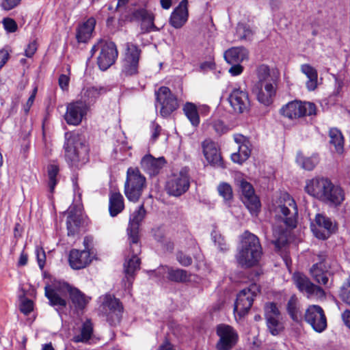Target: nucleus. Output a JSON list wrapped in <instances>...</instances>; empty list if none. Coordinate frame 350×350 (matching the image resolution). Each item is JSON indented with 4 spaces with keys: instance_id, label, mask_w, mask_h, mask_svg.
Instances as JSON below:
<instances>
[{
    "instance_id": "24",
    "label": "nucleus",
    "mask_w": 350,
    "mask_h": 350,
    "mask_svg": "<svg viewBox=\"0 0 350 350\" xmlns=\"http://www.w3.org/2000/svg\"><path fill=\"white\" fill-rule=\"evenodd\" d=\"M204 157L209 165L217 168H225L226 166L221 158L217 144L210 139H205L202 143Z\"/></svg>"
},
{
    "instance_id": "31",
    "label": "nucleus",
    "mask_w": 350,
    "mask_h": 350,
    "mask_svg": "<svg viewBox=\"0 0 350 350\" xmlns=\"http://www.w3.org/2000/svg\"><path fill=\"white\" fill-rule=\"evenodd\" d=\"M96 25V20L91 17L79 25L77 29L76 38L79 42H87L92 36Z\"/></svg>"
},
{
    "instance_id": "46",
    "label": "nucleus",
    "mask_w": 350,
    "mask_h": 350,
    "mask_svg": "<svg viewBox=\"0 0 350 350\" xmlns=\"http://www.w3.org/2000/svg\"><path fill=\"white\" fill-rule=\"evenodd\" d=\"M236 32L239 38L241 40L250 39L253 34V32L250 27L243 23H239L237 25Z\"/></svg>"
},
{
    "instance_id": "62",
    "label": "nucleus",
    "mask_w": 350,
    "mask_h": 350,
    "mask_svg": "<svg viewBox=\"0 0 350 350\" xmlns=\"http://www.w3.org/2000/svg\"><path fill=\"white\" fill-rule=\"evenodd\" d=\"M234 139L239 146L250 143L247 138L241 134L234 135Z\"/></svg>"
},
{
    "instance_id": "34",
    "label": "nucleus",
    "mask_w": 350,
    "mask_h": 350,
    "mask_svg": "<svg viewBox=\"0 0 350 350\" xmlns=\"http://www.w3.org/2000/svg\"><path fill=\"white\" fill-rule=\"evenodd\" d=\"M124 208V198L120 192H111L109 198V211L111 217H116Z\"/></svg>"
},
{
    "instance_id": "15",
    "label": "nucleus",
    "mask_w": 350,
    "mask_h": 350,
    "mask_svg": "<svg viewBox=\"0 0 350 350\" xmlns=\"http://www.w3.org/2000/svg\"><path fill=\"white\" fill-rule=\"evenodd\" d=\"M140 55L141 50L136 44L132 42L126 43L122 66V72L124 75H133L137 73Z\"/></svg>"
},
{
    "instance_id": "6",
    "label": "nucleus",
    "mask_w": 350,
    "mask_h": 350,
    "mask_svg": "<svg viewBox=\"0 0 350 350\" xmlns=\"http://www.w3.org/2000/svg\"><path fill=\"white\" fill-rule=\"evenodd\" d=\"M146 187V178L138 168L129 167L126 172L124 194L131 202H137Z\"/></svg>"
},
{
    "instance_id": "21",
    "label": "nucleus",
    "mask_w": 350,
    "mask_h": 350,
    "mask_svg": "<svg viewBox=\"0 0 350 350\" xmlns=\"http://www.w3.org/2000/svg\"><path fill=\"white\" fill-rule=\"evenodd\" d=\"M189 187V177L186 170L174 174L167 182L166 189L172 196H179L186 192Z\"/></svg>"
},
{
    "instance_id": "17",
    "label": "nucleus",
    "mask_w": 350,
    "mask_h": 350,
    "mask_svg": "<svg viewBox=\"0 0 350 350\" xmlns=\"http://www.w3.org/2000/svg\"><path fill=\"white\" fill-rule=\"evenodd\" d=\"M156 106L157 104L161 105L160 113L163 117L169 116L178 107L176 97L167 87H161L156 92Z\"/></svg>"
},
{
    "instance_id": "63",
    "label": "nucleus",
    "mask_w": 350,
    "mask_h": 350,
    "mask_svg": "<svg viewBox=\"0 0 350 350\" xmlns=\"http://www.w3.org/2000/svg\"><path fill=\"white\" fill-rule=\"evenodd\" d=\"M345 324L350 329V310H345L342 314Z\"/></svg>"
},
{
    "instance_id": "13",
    "label": "nucleus",
    "mask_w": 350,
    "mask_h": 350,
    "mask_svg": "<svg viewBox=\"0 0 350 350\" xmlns=\"http://www.w3.org/2000/svg\"><path fill=\"white\" fill-rule=\"evenodd\" d=\"M216 334L219 337L216 343L217 350H231L239 340L237 332L228 325L220 324L217 325Z\"/></svg>"
},
{
    "instance_id": "2",
    "label": "nucleus",
    "mask_w": 350,
    "mask_h": 350,
    "mask_svg": "<svg viewBox=\"0 0 350 350\" xmlns=\"http://www.w3.org/2000/svg\"><path fill=\"white\" fill-rule=\"evenodd\" d=\"M305 191L329 207H338L345 200L344 189L327 178L315 177L306 180Z\"/></svg>"
},
{
    "instance_id": "43",
    "label": "nucleus",
    "mask_w": 350,
    "mask_h": 350,
    "mask_svg": "<svg viewBox=\"0 0 350 350\" xmlns=\"http://www.w3.org/2000/svg\"><path fill=\"white\" fill-rule=\"evenodd\" d=\"M168 278L174 282H185L189 280V275L185 270L168 269Z\"/></svg>"
},
{
    "instance_id": "44",
    "label": "nucleus",
    "mask_w": 350,
    "mask_h": 350,
    "mask_svg": "<svg viewBox=\"0 0 350 350\" xmlns=\"http://www.w3.org/2000/svg\"><path fill=\"white\" fill-rule=\"evenodd\" d=\"M59 167L57 165L51 164L48 167L49 186L51 192H53L57 183L56 178L59 173Z\"/></svg>"
},
{
    "instance_id": "8",
    "label": "nucleus",
    "mask_w": 350,
    "mask_h": 350,
    "mask_svg": "<svg viewBox=\"0 0 350 350\" xmlns=\"http://www.w3.org/2000/svg\"><path fill=\"white\" fill-rule=\"evenodd\" d=\"M100 50L97 58V63L100 70H106L113 65L118 55L116 45L113 42L100 40L94 44L92 49V55H94L96 51Z\"/></svg>"
},
{
    "instance_id": "57",
    "label": "nucleus",
    "mask_w": 350,
    "mask_h": 350,
    "mask_svg": "<svg viewBox=\"0 0 350 350\" xmlns=\"http://www.w3.org/2000/svg\"><path fill=\"white\" fill-rule=\"evenodd\" d=\"M70 82V77L67 75L62 74L59 76L58 83L60 88L63 90H67Z\"/></svg>"
},
{
    "instance_id": "59",
    "label": "nucleus",
    "mask_w": 350,
    "mask_h": 350,
    "mask_svg": "<svg viewBox=\"0 0 350 350\" xmlns=\"http://www.w3.org/2000/svg\"><path fill=\"white\" fill-rule=\"evenodd\" d=\"M37 50V44L35 41L30 42L25 51V56L31 57Z\"/></svg>"
},
{
    "instance_id": "64",
    "label": "nucleus",
    "mask_w": 350,
    "mask_h": 350,
    "mask_svg": "<svg viewBox=\"0 0 350 350\" xmlns=\"http://www.w3.org/2000/svg\"><path fill=\"white\" fill-rule=\"evenodd\" d=\"M157 350H174L172 345L168 342L165 341Z\"/></svg>"
},
{
    "instance_id": "39",
    "label": "nucleus",
    "mask_w": 350,
    "mask_h": 350,
    "mask_svg": "<svg viewBox=\"0 0 350 350\" xmlns=\"http://www.w3.org/2000/svg\"><path fill=\"white\" fill-rule=\"evenodd\" d=\"M250 153V143L239 145L238 151L231 154V159L234 163L241 164L249 158Z\"/></svg>"
},
{
    "instance_id": "23",
    "label": "nucleus",
    "mask_w": 350,
    "mask_h": 350,
    "mask_svg": "<svg viewBox=\"0 0 350 350\" xmlns=\"http://www.w3.org/2000/svg\"><path fill=\"white\" fill-rule=\"evenodd\" d=\"M91 239L85 237L83 241L85 249L82 251L72 250L70 252L68 261L73 269H81L88 265L92 261V257L88 244Z\"/></svg>"
},
{
    "instance_id": "47",
    "label": "nucleus",
    "mask_w": 350,
    "mask_h": 350,
    "mask_svg": "<svg viewBox=\"0 0 350 350\" xmlns=\"http://www.w3.org/2000/svg\"><path fill=\"white\" fill-rule=\"evenodd\" d=\"M79 224V222L78 218H77L76 216L72 215L71 214V211H70L66 221L68 235H72L75 234Z\"/></svg>"
},
{
    "instance_id": "38",
    "label": "nucleus",
    "mask_w": 350,
    "mask_h": 350,
    "mask_svg": "<svg viewBox=\"0 0 350 350\" xmlns=\"http://www.w3.org/2000/svg\"><path fill=\"white\" fill-rule=\"evenodd\" d=\"M183 111L192 126L196 127L199 125L200 116L195 104L189 102L186 103L183 106Z\"/></svg>"
},
{
    "instance_id": "42",
    "label": "nucleus",
    "mask_w": 350,
    "mask_h": 350,
    "mask_svg": "<svg viewBox=\"0 0 350 350\" xmlns=\"http://www.w3.org/2000/svg\"><path fill=\"white\" fill-rule=\"evenodd\" d=\"M297 163L304 170H312L319 163L317 157H306L301 154H298L296 159Z\"/></svg>"
},
{
    "instance_id": "20",
    "label": "nucleus",
    "mask_w": 350,
    "mask_h": 350,
    "mask_svg": "<svg viewBox=\"0 0 350 350\" xmlns=\"http://www.w3.org/2000/svg\"><path fill=\"white\" fill-rule=\"evenodd\" d=\"M293 280L299 291L305 293L308 297L323 298L325 297L324 291L320 286L311 282L305 275L301 273H295Z\"/></svg>"
},
{
    "instance_id": "53",
    "label": "nucleus",
    "mask_w": 350,
    "mask_h": 350,
    "mask_svg": "<svg viewBox=\"0 0 350 350\" xmlns=\"http://www.w3.org/2000/svg\"><path fill=\"white\" fill-rule=\"evenodd\" d=\"M211 126L217 134L224 133L227 131V127L224 122L219 120H216L212 122Z\"/></svg>"
},
{
    "instance_id": "7",
    "label": "nucleus",
    "mask_w": 350,
    "mask_h": 350,
    "mask_svg": "<svg viewBox=\"0 0 350 350\" xmlns=\"http://www.w3.org/2000/svg\"><path fill=\"white\" fill-rule=\"evenodd\" d=\"M319 262L310 269L313 280L319 284L327 286L329 283L328 275H332L339 270V265L334 260L327 259L323 255L318 256Z\"/></svg>"
},
{
    "instance_id": "60",
    "label": "nucleus",
    "mask_w": 350,
    "mask_h": 350,
    "mask_svg": "<svg viewBox=\"0 0 350 350\" xmlns=\"http://www.w3.org/2000/svg\"><path fill=\"white\" fill-rule=\"evenodd\" d=\"M229 69V72L232 76H237L242 73L243 68L240 65V63L233 64Z\"/></svg>"
},
{
    "instance_id": "18",
    "label": "nucleus",
    "mask_w": 350,
    "mask_h": 350,
    "mask_svg": "<svg viewBox=\"0 0 350 350\" xmlns=\"http://www.w3.org/2000/svg\"><path fill=\"white\" fill-rule=\"evenodd\" d=\"M304 319L312 329L321 333L327 328V319L323 308L318 305H310L306 309Z\"/></svg>"
},
{
    "instance_id": "36",
    "label": "nucleus",
    "mask_w": 350,
    "mask_h": 350,
    "mask_svg": "<svg viewBox=\"0 0 350 350\" xmlns=\"http://www.w3.org/2000/svg\"><path fill=\"white\" fill-rule=\"evenodd\" d=\"M69 295L72 304L77 309H83L90 300V297L75 288H70Z\"/></svg>"
},
{
    "instance_id": "54",
    "label": "nucleus",
    "mask_w": 350,
    "mask_h": 350,
    "mask_svg": "<svg viewBox=\"0 0 350 350\" xmlns=\"http://www.w3.org/2000/svg\"><path fill=\"white\" fill-rule=\"evenodd\" d=\"M176 258L178 262L183 266H189L192 263L191 258L181 252L177 254Z\"/></svg>"
},
{
    "instance_id": "30",
    "label": "nucleus",
    "mask_w": 350,
    "mask_h": 350,
    "mask_svg": "<svg viewBox=\"0 0 350 350\" xmlns=\"http://www.w3.org/2000/svg\"><path fill=\"white\" fill-rule=\"evenodd\" d=\"M103 89L94 86H87L82 89L80 93V98L78 101H80L83 105H85L88 109H90V107L94 105L97 99L101 95Z\"/></svg>"
},
{
    "instance_id": "51",
    "label": "nucleus",
    "mask_w": 350,
    "mask_h": 350,
    "mask_svg": "<svg viewBox=\"0 0 350 350\" xmlns=\"http://www.w3.org/2000/svg\"><path fill=\"white\" fill-rule=\"evenodd\" d=\"M3 25L6 31L9 33H14L17 30L18 26L16 23L10 18H4Z\"/></svg>"
},
{
    "instance_id": "14",
    "label": "nucleus",
    "mask_w": 350,
    "mask_h": 350,
    "mask_svg": "<svg viewBox=\"0 0 350 350\" xmlns=\"http://www.w3.org/2000/svg\"><path fill=\"white\" fill-rule=\"evenodd\" d=\"M312 230L319 239H327L336 230V224L324 214L318 213L311 224Z\"/></svg>"
},
{
    "instance_id": "61",
    "label": "nucleus",
    "mask_w": 350,
    "mask_h": 350,
    "mask_svg": "<svg viewBox=\"0 0 350 350\" xmlns=\"http://www.w3.org/2000/svg\"><path fill=\"white\" fill-rule=\"evenodd\" d=\"M9 57L10 54L7 50H0V70L8 62Z\"/></svg>"
},
{
    "instance_id": "41",
    "label": "nucleus",
    "mask_w": 350,
    "mask_h": 350,
    "mask_svg": "<svg viewBox=\"0 0 350 350\" xmlns=\"http://www.w3.org/2000/svg\"><path fill=\"white\" fill-rule=\"evenodd\" d=\"M287 311L291 319L295 321H299L301 319V312L297 298L292 296L287 303Z\"/></svg>"
},
{
    "instance_id": "12",
    "label": "nucleus",
    "mask_w": 350,
    "mask_h": 350,
    "mask_svg": "<svg viewBox=\"0 0 350 350\" xmlns=\"http://www.w3.org/2000/svg\"><path fill=\"white\" fill-rule=\"evenodd\" d=\"M101 304L100 310L111 323H116L120 319L123 307L120 301L111 295L100 297Z\"/></svg>"
},
{
    "instance_id": "56",
    "label": "nucleus",
    "mask_w": 350,
    "mask_h": 350,
    "mask_svg": "<svg viewBox=\"0 0 350 350\" xmlns=\"http://www.w3.org/2000/svg\"><path fill=\"white\" fill-rule=\"evenodd\" d=\"M21 0H3L1 6L5 10H10L17 6Z\"/></svg>"
},
{
    "instance_id": "19",
    "label": "nucleus",
    "mask_w": 350,
    "mask_h": 350,
    "mask_svg": "<svg viewBox=\"0 0 350 350\" xmlns=\"http://www.w3.org/2000/svg\"><path fill=\"white\" fill-rule=\"evenodd\" d=\"M145 215L146 211L144 208V205L142 204L139 206L138 209L134 211L130 216L127 234L129 241H131L133 243V249L135 252L139 251V227Z\"/></svg>"
},
{
    "instance_id": "5",
    "label": "nucleus",
    "mask_w": 350,
    "mask_h": 350,
    "mask_svg": "<svg viewBox=\"0 0 350 350\" xmlns=\"http://www.w3.org/2000/svg\"><path fill=\"white\" fill-rule=\"evenodd\" d=\"M65 159L71 167H79L87 161V148L78 135L66 134Z\"/></svg>"
},
{
    "instance_id": "37",
    "label": "nucleus",
    "mask_w": 350,
    "mask_h": 350,
    "mask_svg": "<svg viewBox=\"0 0 350 350\" xmlns=\"http://www.w3.org/2000/svg\"><path fill=\"white\" fill-rule=\"evenodd\" d=\"M329 143L334 147L335 152L339 154H342L344 151V137L338 129L336 128L331 129L329 133Z\"/></svg>"
},
{
    "instance_id": "50",
    "label": "nucleus",
    "mask_w": 350,
    "mask_h": 350,
    "mask_svg": "<svg viewBox=\"0 0 350 350\" xmlns=\"http://www.w3.org/2000/svg\"><path fill=\"white\" fill-rule=\"evenodd\" d=\"M212 238L215 244L218 245L220 250L224 251L226 250V244L222 236L216 231L212 233Z\"/></svg>"
},
{
    "instance_id": "29",
    "label": "nucleus",
    "mask_w": 350,
    "mask_h": 350,
    "mask_svg": "<svg viewBox=\"0 0 350 350\" xmlns=\"http://www.w3.org/2000/svg\"><path fill=\"white\" fill-rule=\"evenodd\" d=\"M165 163L163 157L154 158L150 154H146L142 159L141 167L150 176H154L159 174Z\"/></svg>"
},
{
    "instance_id": "58",
    "label": "nucleus",
    "mask_w": 350,
    "mask_h": 350,
    "mask_svg": "<svg viewBox=\"0 0 350 350\" xmlns=\"http://www.w3.org/2000/svg\"><path fill=\"white\" fill-rule=\"evenodd\" d=\"M151 129H152L151 140L152 142H154L157 140L159 135H160L161 128L158 124H156L155 122H152Z\"/></svg>"
},
{
    "instance_id": "10",
    "label": "nucleus",
    "mask_w": 350,
    "mask_h": 350,
    "mask_svg": "<svg viewBox=\"0 0 350 350\" xmlns=\"http://www.w3.org/2000/svg\"><path fill=\"white\" fill-rule=\"evenodd\" d=\"M259 291L258 286L256 284H252L238 293L234 308L236 319L237 317L241 319L248 313L252 306L254 298Z\"/></svg>"
},
{
    "instance_id": "25",
    "label": "nucleus",
    "mask_w": 350,
    "mask_h": 350,
    "mask_svg": "<svg viewBox=\"0 0 350 350\" xmlns=\"http://www.w3.org/2000/svg\"><path fill=\"white\" fill-rule=\"evenodd\" d=\"M88 107L80 101L75 100L68 104L64 119L67 124L73 126L80 124L88 111Z\"/></svg>"
},
{
    "instance_id": "52",
    "label": "nucleus",
    "mask_w": 350,
    "mask_h": 350,
    "mask_svg": "<svg viewBox=\"0 0 350 350\" xmlns=\"http://www.w3.org/2000/svg\"><path fill=\"white\" fill-rule=\"evenodd\" d=\"M20 309L23 313H24L25 314H28L33 309V301L28 299H23L21 302Z\"/></svg>"
},
{
    "instance_id": "32",
    "label": "nucleus",
    "mask_w": 350,
    "mask_h": 350,
    "mask_svg": "<svg viewBox=\"0 0 350 350\" xmlns=\"http://www.w3.org/2000/svg\"><path fill=\"white\" fill-rule=\"evenodd\" d=\"M134 16L142 21L141 29L143 33L157 30L154 25V16L146 10L140 9L134 12Z\"/></svg>"
},
{
    "instance_id": "26",
    "label": "nucleus",
    "mask_w": 350,
    "mask_h": 350,
    "mask_svg": "<svg viewBox=\"0 0 350 350\" xmlns=\"http://www.w3.org/2000/svg\"><path fill=\"white\" fill-rule=\"evenodd\" d=\"M133 242L130 241L129 253L124 263L125 277L126 278V284L125 285L128 288L131 287L135 272L139 269L140 265V259L137 257L140 250L138 252H135L133 249Z\"/></svg>"
},
{
    "instance_id": "11",
    "label": "nucleus",
    "mask_w": 350,
    "mask_h": 350,
    "mask_svg": "<svg viewBox=\"0 0 350 350\" xmlns=\"http://www.w3.org/2000/svg\"><path fill=\"white\" fill-rule=\"evenodd\" d=\"M267 331L272 336H278L284 330V322L276 304L267 303L264 307Z\"/></svg>"
},
{
    "instance_id": "49",
    "label": "nucleus",
    "mask_w": 350,
    "mask_h": 350,
    "mask_svg": "<svg viewBox=\"0 0 350 350\" xmlns=\"http://www.w3.org/2000/svg\"><path fill=\"white\" fill-rule=\"evenodd\" d=\"M36 254L39 267L42 269L45 265L46 254L42 247L37 246L36 248Z\"/></svg>"
},
{
    "instance_id": "33",
    "label": "nucleus",
    "mask_w": 350,
    "mask_h": 350,
    "mask_svg": "<svg viewBox=\"0 0 350 350\" xmlns=\"http://www.w3.org/2000/svg\"><path fill=\"white\" fill-rule=\"evenodd\" d=\"M247 51L243 47H232L225 51L224 57L229 64L241 63L247 58Z\"/></svg>"
},
{
    "instance_id": "28",
    "label": "nucleus",
    "mask_w": 350,
    "mask_h": 350,
    "mask_svg": "<svg viewBox=\"0 0 350 350\" xmlns=\"http://www.w3.org/2000/svg\"><path fill=\"white\" fill-rule=\"evenodd\" d=\"M188 17V0H182L172 12L170 24L176 29L181 28L187 23Z\"/></svg>"
},
{
    "instance_id": "4",
    "label": "nucleus",
    "mask_w": 350,
    "mask_h": 350,
    "mask_svg": "<svg viewBox=\"0 0 350 350\" xmlns=\"http://www.w3.org/2000/svg\"><path fill=\"white\" fill-rule=\"evenodd\" d=\"M262 254L258 237L246 231L242 235L241 246L237 255V260L241 266L250 267L256 265Z\"/></svg>"
},
{
    "instance_id": "45",
    "label": "nucleus",
    "mask_w": 350,
    "mask_h": 350,
    "mask_svg": "<svg viewBox=\"0 0 350 350\" xmlns=\"http://www.w3.org/2000/svg\"><path fill=\"white\" fill-rule=\"evenodd\" d=\"M217 191L219 196H221L224 200L229 201L232 200L233 197L232 189L228 183H221L217 187Z\"/></svg>"
},
{
    "instance_id": "35",
    "label": "nucleus",
    "mask_w": 350,
    "mask_h": 350,
    "mask_svg": "<svg viewBox=\"0 0 350 350\" xmlns=\"http://www.w3.org/2000/svg\"><path fill=\"white\" fill-rule=\"evenodd\" d=\"M300 70L308 78L306 83L307 89L309 91L314 90L318 85V73L317 70L308 64H302L300 67Z\"/></svg>"
},
{
    "instance_id": "3",
    "label": "nucleus",
    "mask_w": 350,
    "mask_h": 350,
    "mask_svg": "<svg viewBox=\"0 0 350 350\" xmlns=\"http://www.w3.org/2000/svg\"><path fill=\"white\" fill-rule=\"evenodd\" d=\"M258 82L252 88L257 100L265 105L272 103L276 94L280 73L276 69H271L262 64L257 68Z\"/></svg>"
},
{
    "instance_id": "55",
    "label": "nucleus",
    "mask_w": 350,
    "mask_h": 350,
    "mask_svg": "<svg viewBox=\"0 0 350 350\" xmlns=\"http://www.w3.org/2000/svg\"><path fill=\"white\" fill-rule=\"evenodd\" d=\"M37 91H38V88H37V87H35L33 90L32 94L29 97L27 103L23 106L24 111L26 113H27L29 111V110L35 100Z\"/></svg>"
},
{
    "instance_id": "22",
    "label": "nucleus",
    "mask_w": 350,
    "mask_h": 350,
    "mask_svg": "<svg viewBox=\"0 0 350 350\" xmlns=\"http://www.w3.org/2000/svg\"><path fill=\"white\" fill-rule=\"evenodd\" d=\"M242 195L243 196V202L252 215H256L260 207V203L254 194V190L252 185L244 179H237Z\"/></svg>"
},
{
    "instance_id": "1",
    "label": "nucleus",
    "mask_w": 350,
    "mask_h": 350,
    "mask_svg": "<svg viewBox=\"0 0 350 350\" xmlns=\"http://www.w3.org/2000/svg\"><path fill=\"white\" fill-rule=\"evenodd\" d=\"M297 213L295 200L288 193H282L273 209L272 241L277 247L287 242L288 232L297 226Z\"/></svg>"
},
{
    "instance_id": "16",
    "label": "nucleus",
    "mask_w": 350,
    "mask_h": 350,
    "mask_svg": "<svg viewBox=\"0 0 350 350\" xmlns=\"http://www.w3.org/2000/svg\"><path fill=\"white\" fill-rule=\"evenodd\" d=\"M70 286L66 283L53 284L45 286V296L53 306L64 308L66 306V296Z\"/></svg>"
},
{
    "instance_id": "40",
    "label": "nucleus",
    "mask_w": 350,
    "mask_h": 350,
    "mask_svg": "<svg viewBox=\"0 0 350 350\" xmlns=\"http://www.w3.org/2000/svg\"><path fill=\"white\" fill-rule=\"evenodd\" d=\"M93 326L90 320H86L82 326L81 333L73 338L75 342H87L92 334Z\"/></svg>"
},
{
    "instance_id": "48",
    "label": "nucleus",
    "mask_w": 350,
    "mask_h": 350,
    "mask_svg": "<svg viewBox=\"0 0 350 350\" xmlns=\"http://www.w3.org/2000/svg\"><path fill=\"white\" fill-rule=\"evenodd\" d=\"M340 297L345 303L350 306V277L342 286Z\"/></svg>"
},
{
    "instance_id": "9",
    "label": "nucleus",
    "mask_w": 350,
    "mask_h": 350,
    "mask_svg": "<svg viewBox=\"0 0 350 350\" xmlns=\"http://www.w3.org/2000/svg\"><path fill=\"white\" fill-rule=\"evenodd\" d=\"M316 105L310 102L293 100L280 109V113L290 120H297L304 116L316 115Z\"/></svg>"
},
{
    "instance_id": "27",
    "label": "nucleus",
    "mask_w": 350,
    "mask_h": 350,
    "mask_svg": "<svg viewBox=\"0 0 350 350\" xmlns=\"http://www.w3.org/2000/svg\"><path fill=\"white\" fill-rule=\"evenodd\" d=\"M230 106L235 112L242 113L249 110L250 100L248 93L241 88H234L228 97Z\"/></svg>"
}]
</instances>
